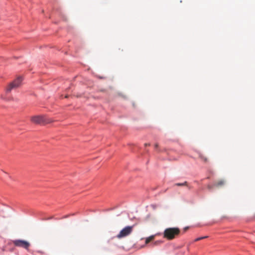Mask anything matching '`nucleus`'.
Segmentation results:
<instances>
[{
  "instance_id": "obj_14",
  "label": "nucleus",
  "mask_w": 255,
  "mask_h": 255,
  "mask_svg": "<svg viewBox=\"0 0 255 255\" xmlns=\"http://www.w3.org/2000/svg\"><path fill=\"white\" fill-rule=\"evenodd\" d=\"M208 188H209V189H211V186H210V185H209V186H208Z\"/></svg>"
},
{
  "instance_id": "obj_9",
  "label": "nucleus",
  "mask_w": 255,
  "mask_h": 255,
  "mask_svg": "<svg viewBox=\"0 0 255 255\" xmlns=\"http://www.w3.org/2000/svg\"><path fill=\"white\" fill-rule=\"evenodd\" d=\"M186 183V182H184V183H177V184H176V185L177 186H183V185H185Z\"/></svg>"
},
{
  "instance_id": "obj_11",
  "label": "nucleus",
  "mask_w": 255,
  "mask_h": 255,
  "mask_svg": "<svg viewBox=\"0 0 255 255\" xmlns=\"http://www.w3.org/2000/svg\"><path fill=\"white\" fill-rule=\"evenodd\" d=\"M0 97L1 99H4V98L2 96H1ZM5 100H9V99H5Z\"/></svg>"
},
{
  "instance_id": "obj_15",
  "label": "nucleus",
  "mask_w": 255,
  "mask_h": 255,
  "mask_svg": "<svg viewBox=\"0 0 255 255\" xmlns=\"http://www.w3.org/2000/svg\"><path fill=\"white\" fill-rule=\"evenodd\" d=\"M204 159L205 161L207 160V159L206 158H205Z\"/></svg>"
},
{
  "instance_id": "obj_12",
  "label": "nucleus",
  "mask_w": 255,
  "mask_h": 255,
  "mask_svg": "<svg viewBox=\"0 0 255 255\" xmlns=\"http://www.w3.org/2000/svg\"><path fill=\"white\" fill-rule=\"evenodd\" d=\"M160 241H156L155 242L154 244H157V243H160Z\"/></svg>"
},
{
  "instance_id": "obj_2",
  "label": "nucleus",
  "mask_w": 255,
  "mask_h": 255,
  "mask_svg": "<svg viewBox=\"0 0 255 255\" xmlns=\"http://www.w3.org/2000/svg\"><path fill=\"white\" fill-rule=\"evenodd\" d=\"M22 78L21 76L18 77L13 81L11 82L7 87L5 89V93L6 94L10 93L11 90L18 88L21 84Z\"/></svg>"
},
{
  "instance_id": "obj_7",
  "label": "nucleus",
  "mask_w": 255,
  "mask_h": 255,
  "mask_svg": "<svg viewBox=\"0 0 255 255\" xmlns=\"http://www.w3.org/2000/svg\"><path fill=\"white\" fill-rule=\"evenodd\" d=\"M207 238H208V236H207L199 237V238H197L195 239L194 241L195 242H197V241H200V240H201L202 239H206Z\"/></svg>"
},
{
  "instance_id": "obj_3",
  "label": "nucleus",
  "mask_w": 255,
  "mask_h": 255,
  "mask_svg": "<svg viewBox=\"0 0 255 255\" xmlns=\"http://www.w3.org/2000/svg\"><path fill=\"white\" fill-rule=\"evenodd\" d=\"M179 230L178 228H172L166 229L164 232V236L169 240L173 239L175 236L179 234Z\"/></svg>"
},
{
  "instance_id": "obj_10",
  "label": "nucleus",
  "mask_w": 255,
  "mask_h": 255,
  "mask_svg": "<svg viewBox=\"0 0 255 255\" xmlns=\"http://www.w3.org/2000/svg\"><path fill=\"white\" fill-rule=\"evenodd\" d=\"M10 216V214H5V215H3V217H8V216Z\"/></svg>"
},
{
  "instance_id": "obj_16",
  "label": "nucleus",
  "mask_w": 255,
  "mask_h": 255,
  "mask_svg": "<svg viewBox=\"0 0 255 255\" xmlns=\"http://www.w3.org/2000/svg\"><path fill=\"white\" fill-rule=\"evenodd\" d=\"M188 229V227H185V230H186V229Z\"/></svg>"
},
{
  "instance_id": "obj_8",
  "label": "nucleus",
  "mask_w": 255,
  "mask_h": 255,
  "mask_svg": "<svg viewBox=\"0 0 255 255\" xmlns=\"http://www.w3.org/2000/svg\"><path fill=\"white\" fill-rule=\"evenodd\" d=\"M153 238H154V236H151L149 237L146 238V240H145L146 244L148 243L151 240L153 239Z\"/></svg>"
},
{
  "instance_id": "obj_13",
  "label": "nucleus",
  "mask_w": 255,
  "mask_h": 255,
  "mask_svg": "<svg viewBox=\"0 0 255 255\" xmlns=\"http://www.w3.org/2000/svg\"><path fill=\"white\" fill-rule=\"evenodd\" d=\"M69 215H66L65 216H64L63 218H67Z\"/></svg>"
},
{
  "instance_id": "obj_5",
  "label": "nucleus",
  "mask_w": 255,
  "mask_h": 255,
  "mask_svg": "<svg viewBox=\"0 0 255 255\" xmlns=\"http://www.w3.org/2000/svg\"><path fill=\"white\" fill-rule=\"evenodd\" d=\"M133 226H128L123 228L117 236L118 238H122L129 235L132 232Z\"/></svg>"
},
{
  "instance_id": "obj_6",
  "label": "nucleus",
  "mask_w": 255,
  "mask_h": 255,
  "mask_svg": "<svg viewBox=\"0 0 255 255\" xmlns=\"http://www.w3.org/2000/svg\"><path fill=\"white\" fill-rule=\"evenodd\" d=\"M225 183V181L224 180H222L218 182L217 184H215V186H220L223 185Z\"/></svg>"
},
{
  "instance_id": "obj_1",
  "label": "nucleus",
  "mask_w": 255,
  "mask_h": 255,
  "mask_svg": "<svg viewBox=\"0 0 255 255\" xmlns=\"http://www.w3.org/2000/svg\"><path fill=\"white\" fill-rule=\"evenodd\" d=\"M31 121L36 124H46L53 122V120L45 115H38L32 117Z\"/></svg>"
},
{
  "instance_id": "obj_4",
  "label": "nucleus",
  "mask_w": 255,
  "mask_h": 255,
  "mask_svg": "<svg viewBox=\"0 0 255 255\" xmlns=\"http://www.w3.org/2000/svg\"><path fill=\"white\" fill-rule=\"evenodd\" d=\"M12 242L15 246L22 248L26 250H28L30 246L29 243L25 240H13Z\"/></svg>"
}]
</instances>
